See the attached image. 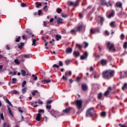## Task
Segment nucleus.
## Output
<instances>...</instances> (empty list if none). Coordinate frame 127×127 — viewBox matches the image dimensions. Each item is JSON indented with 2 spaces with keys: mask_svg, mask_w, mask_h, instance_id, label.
I'll use <instances>...</instances> for the list:
<instances>
[{
  "mask_svg": "<svg viewBox=\"0 0 127 127\" xmlns=\"http://www.w3.org/2000/svg\"><path fill=\"white\" fill-rule=\"evenodd\" d=\"M115 75V71L112 70H106L103 71L102 74V77L104 78V79H110L112 77L114 76Z\"/></svg>",
  "mask_w": 127,
  "mask_h": 127,
  "instance_id": "1",
  "label": "nucleus"
},
{
  "mask_svg": "<svg viewBox=\"0 0 127 127\" xmlns=\"http://www.w3.org/2000/svg\"><path fill=\"white\" fill-rule=\"evenodd\" d=\"M76 106L77 110H81L83 107V100H77L75 101Z\"/></svg>",
  "mask_w": 127,
  "mask_h": 127,
  "instance_id": "2",
  "label": "nucleus"
},
{
  "mask_svg": "<svg viewBox=\"0 0 127 127\" xmlns=\"http://www.w3.org/2000/svg\"><path fill=\"white\" fill-rule=\"evenodd\" d=\"M94 116V108H91L87 110L86 117H93Z\"/></svg>",
  "mask_w": 127,
  "mask_h": 127,
  "instance_id": "3",
  "label": "nucleus"
},
{
  "mask_svg": "<svg viewBox=\"0 0 127 127\" xmlns=\"http://www.w3.org/2000/svg\"><path fill=\"white\" fill-rule=\"evenodd\" d=\"M114 46V44L111 43V42H109L107 43V47H108V49H109V50H112V49H113V51H115V49H113Z\"/></svg>",
  "mask_w": 127,
  "mask_h": 127,
  "instance_id": "4",
  "label": "nucleus"
},
{
  "mask_svg": "<svg viewBox=\"0 0 127 127\" xmlns=\"http://www.w3.org/2000/svg\"><path fill=\"white\" fill-rule=\"evenodd\" d=\"M115 7H119V8H121V10H123V3L121 2H117L116 3Z\"/></svg>",
  "mask_w": 127,
  "mask_h": 127,
  "instance_id": "5",
  "label": "nucleus"
},
{
  "mask_svg": "<svg viewBox=\"0 0 127 127\" xmlns=\"http://www.w3.org/2000/svg\"><path fill=\"white\" fill-rule=\"evenodd\" d=\"M127 71H124L123 72V71H120V75L121 78H126V77H127Z\"/></svg>",
  "mask_w": 127,
  "mask_h": 127,
  "instance_id": "6",
  "label": "nucleus"
},
{
  "mask_svg": "<svg viewBox=\"0 0 127 127\" xmlns=\"http://www.w3.org/2000/svg\"><path fill=\"white\" fill-rule=\"evenodd\" d=\"M88 58V53L87 52H85L83 55L81 56L80 59L81 60H85L86 58Z\"/></svg>",
  "mask_w": 127,
  "mask_h": 127,
  "instance_id": "7",
  "label": "nucleus"
},
{
  "mask_svg": "<svg viewBox=\"0 0 127 127\" xmlns=\"http://www.w3.org/2000/svg\"><path fill=\"white\" fill-rule=\"evenodd\" d=\"M72 109V107H68L66 109H65V110H64L63 111V112L64 113V114H65V115H66L67 114H69V113L70 112V111H71Z\"/></svg>",
  "mask_w": 127,
  "mask_h": 127,
  "instance_id": "8",
  "label": "nucleus"
},
{
  "mask_svg": "<svg viewBox=\"0 0 127 127\" xmlns=\"http://www.w3.org/2000/svg\"><path fill=\"white\" fill-rule=\"evenodd\" d=\"M3 98L4 101H5L6 103H7V104H9V106H10L11 107H13L12 104H11V103L9 102V100H8V99H7V97H6V96H3Z\"/></svg>",
  "mask_w": 127,
  "mask_h": 127,
  "instance_id": "9",
  "label": "nucleus"
},
{
  "mask_svg": "<svg viewBox=\"0 0 127 127\" xmlns=\"http://www.w3.org/2000/svg\"><path fill=\"white\" fill-rule=\"evenodd\" d=\"M81 88L82 91H87V90H88V86H87V84L85 83L82 84Z\"/></svg>",
  "mask_w": 127,
  "mask_h": 127,
  "instance_id": "10",
  "label": "nucleus"
},
{
  "mask_svg": "<svg viewBox=\"0 0 127 127\" xmlns=\"http://www.w3.org/2000/svg\"><path fill=\"white\" fill-rule=\"evenodd\" d=\"M78 1H77L75 3L71 1L69 2L68 5H73V6H78Z\"/></svg>",
  "mask_w": 127,
  "mask_h": 127,
  "instance_id": "11",
  "label": "nucleus"
},
{
  "mask_svg": "<svg viewBox=\"0 0 127 127\" xmlns=\"http://www.w3.org/2000/svg\"><path fill=\"white\" fill-rule=\"evenodd\" d=\"M76 29V31H81L83 29V25L81 24L78 26H77L76 28H75Z\"/></svg>",
  "mask_w": 127,
  "mask_h": 127,
  "instance_id": "12",
  "label": "nucleus"
},
{
  "mask_svg": "<svg viewBox=\"0 0 127 127\" xmlns=\"http://www.w3.org/2000/svg\"><path fill=\"white\" fill-rule=\"evenodd\" d=\"M68 75V72H66L65 73L64 75L63 76L62 79H63V80H64V81H67V80H68V78H67V75Z\"/></svg>",
  "mask_w": 127,
  "mask_h": 127,
  "instance_id": "13",
  "label": "nucleus"
},
{
  "mask_svg": "<svg viewBox=\"0 0 127 127\" xmlns=\"http://www.w3.org/2000/svg\"><path fill=\"white\" fill-rule=\"evenodd\" d=\"M102 4H103V5H106V6H112V4H111V2H109V3H107L106 2H104L103 3H102Z\"/></svg>",
  "mask_w": 127,
  "mask_h": 127,
  "instance_id": "14",
  "label": "nucleus"
},
{
  "mask_svg": "<svg viewBox=\"0 0 127 127\" xmlns=\"http://www.w3.org/2000/svg\"><path fill=\"white\" fill-rule=\"evenodd\" d=\"M31 57V55H23L22 56V58H30Z\"/></svg>",
  "mask_w": 127,
  "mask_h": 127,
  "instance_id": "15",
  "label": "nucleus"
},
{
  "mask_svg": "<svg viewBox=\"0 0 127 127\" xmlns=\"http://www.w3.org/2000/svg\"><path fill=\"white\" fill-rule=\"evenodd\" d=\"M114 15H115V12L114 11V10H113L112 12V13H111L108 16V18H112V17H114Z\"/></svg>",
  "mask_w": 127,
  "mask_h": 127,
  "instance_id": "16",
  "label": "nucleus"
},
{
  "mask_svg": "<svg viewBox=\"0 0 127 127\" xmlns=\"http://www.w3.org/2000/svg\"><path fill=\"white\" fill-rule=\"evenodd\" d=\"M40 120H41V115L40 113H39L37 115L36 120L38 121V122H39Z\"/></svg>",
  "mask_w": 127,
  "mask_h": 127,
  "instance_id": "17",
  "label": "nucleus"
},
{
  "mask_svg": "<svg viewBox=\"0 0 127 127\" xmlns=\"http://www.w3.org/2000/svg\"><path fill=\"white\" fill-rule=\"evenodd\" d=\"M100 116L102 118H106L107 116V114L106 113V112H103L100 113Z\"/></svg>",
  "mask_w": 127,
  "mask_h": 127,
  "instance_id": "18",
  "label": "nucleus"
},
{
  "mask_svg": "<svg viewBox=\"0 0 127 127\" xmlns=\"http://www.w3.org/2000/svg\"><path fill=\"white\" fill-rule=\"evenodd\" d=\"M73 55L75 57H78L80 56V53H79V52L74 51L73 52Z\"/></svg>",
  "mask_w": 127,
  "mask_h": 127,
  "instance_id": "19",
  "label": "nucleus"
},
{
  "mask_svg": "<svg viewBox=\"0 0 127 127\" xmlns=\"http://www.w3.org/2000/svg\"><path fill=\"white\" fill-rule=\"evenodd\" d=\"M21 73L22 75V76H25L26 75H28V74H26V71H25L24 70L22 69L21 70Z\"/></svg>",
  "mask_w": 127,
  "mask_h": 127,
  "instance_id": "20",
  "label": "nucleus"
},
{
  "mask_svg": "<svg viewBox=\"0 0 127 127\" xmlns=\"http://www.w3.org/2000/svg\"><path fill=\"white\" fill-rule=\"evenodd\" d=\"M57 22L58 23H62V22H63V20L60 17L58 18L57 19Z\"/></svg>",
  "mask_w": 127,
  "mask_h": 127,
  "instance_id": "21",
  "label": "nucleus"
},
{
  "mask_svg": "<svg viewBox=\"0 0 127 127\" xmlns=\"http://www.w3.org/2000/svg\"><path fill=\"white\" fill-rule=\"evenodd\" d=\"M24 46V44L23 43H20V44H19L18 47L19 49H21Z\"/></svg>",
  "mask_w": 127,
  "mask_h": 127,
  "instance_id": "22",
  "label": "nucleus"
},
{
  "mask_svg": "<svg viewBox=\"0 0 127 127\" xmlns=\"http://www.w3.org/2000/svg\"><path fill=\"white\" fill-rule=\"evenodd\" d=\"M66 53L67 54H70L72 53V49L71 48H68L66 50Z\"/></svg>",
  "mask_w": 127,
  "mask_h": 127,
  "instance_id": "23",
  "label": "nucleus"
},
{
  "mask_svg": "<svg viewBox=\"0 0 127 127\" xmlns=\"http://www.w3.org/2000/svg\"><path fill=\"white\" fill-rule=\"evenodd\" d=\"M101 62L102 64H107L108 63V60L103 59L101 61Z\"/></svg>",
  "mask_w": 127,
  "mask_h": 127,
  "instance_id": "24",
  "label": "nucleus"
},
{
  "mask_svg": "<svg viewBox=\"0 0 127 127\" xmlns=\"http://www.w3.org/2000/svg\"><path fill=\"white\" fill-rule=\"evenodd\" d=\"M127 83H124L123 86L122 87V90L123 91H125V90H126V89H127Z\"/></svg>",
  "mask_w": 127,
  "mask_h": 127,
  "instance_id": "25",
  "label": "nucleus"
},
{
  "mask_svg": "<svg viewBox=\"0 0 127 127\" xmlns=\"http://www.w3.org/2000/svg\"><path fill=\"white\" fill-rule=\"evenodd\" d=\"M36 7H37V8H38L40 6H41V5H42V4H41V3L39 2H36Z\"/></svg>",
  "mask_w": 127,
  "mask_h": 127,
  "instance_id": "26",
  "label": "nucleus"
},
{
  "mask_svg": "<svg viewBox=\"0 0 127 127\" xmlns=\"http://www.w3.org/2000/svg\"><path fill=\"white\" fill-rule=\"evenodd\" d=\"M32 40H33V42H32V45L33 46H36V39H32Z\"/></svg>",
  "mask_w": 127,
  "mask_h": 127,
  "instance_id": "27",
  "label": "nucleus"
},
{
  "mask_svg": "<svg viewBox=\"0 0 127 127\" xmlns=\"http://www.w3.org/2000/svg\"><path fill=\"white\" fill-rule=\"evenodd\" d=\"M77 32V30H76V28H75L71 30V31H70V33H72V34L75 33H76Z\"/></svg>",
  "mask_w": 127,
  "mask_h": 127,
  "instance_id": "28",
  "label": "nucleus"
},
{
  "mask_svg": "<svg viewBox=\"0 0 127 127\" xmlns=\"http://www.w3.org/2000/svg\"><path fill=\"white\" fill-rule=\"evenodd\" d=\"M42 82H44V83H47V84H48V83H50V82H51V80L46 79V80H43Z\"/></svg>",
  "mask_w": 127,
  "mask_h": 127,
  "instance_id": "29",
  "label": "nucleus"
},
{
  "mask_svg": "<svg viewBox=\"0 0 127 127\" xmlns=\"http://www.w3.org/2000/svg\"><path fill=\"white\" fill-rule=\"evenodd\" d=\"M16 81H17V79L16 78H12V84H16Z\"/></svg>",
  "mask_w": 127,
  "mask_h": 127,
  "instance_id": "30",
  "label": "nucleus"
},
{
  "mask_svg": "<svg viewBox=\"0 0 127 127\" xmlns=\"http://www.w3.org/2000/svg\"><path fill=\"white\" fill-rule=\"evenodd\" d=\"M56 38H57V41H59V40H60V39H61V38H62V37L61 36H59L58 35H57L56 36Z\"/></svg>",
  "mask_w": 127,
  "mask_h": 127,
  "instance_id": "31",
  "label": "nucleus"
},
{
  "mask_svg": "<svg viewBox=\"0 0 127 127\" xmlns=\"http://www.w3.org/2000/svg\"><path fill=\"white\" fill-rule=\"evenodd\" d=\"M8 110L10 114V115L11 116V117H13V114H12V113L11 112V110H10V108L9 106H8Z\"/></svg>",
  "mask_w": 127,
  "mask_h": 127,
  "instance_id": "32",
  "label": "nucleus"
},
{
  "mask_svg": "<svg viewBox=\"0 0 127 127\" xmlns=\"http://www.w3.org/2000/svg\"><path fill=\"white\" fill-rule=\"evenodd\" d=\"M84 48H87L89 46V43H87V42H84Z\"/></svg>",
  "mask_w": 127,
  "mask_h": 127,
  "instance_id": "33",
  "label": "nucleus"
},
{
  "mask_svg": "<svg viewBox=\"0 0 127 127\" xmlns=\"http://www.w3.org/2000/svg\"><path fill=\"white\" fill-rule=\"evenodd\" d=\"M111 27H115V22L112 21L110 23Z\"/></svg>",
  "mask_w": 127,
  "mask_h": 127,
  "instance_id": "34",
  "label": "nucleus"
},
{
  "mask_svg": "<svg viewBox=\"0 0 127 127\" xmlns=\"http://www.w3.org/2000/svg\"><path fill=\"white\" fill-rule=\"evenodd\" d=\"M65 63L66 64H69L72 63V60H67L66 61H65Z\"/></svg>",
  "mask_w": 127,
  "mask_h": 127,
  "instance_id": "35",
  "label": "nucleus"
},
{
  "mask_svg": "<svg viewBox=\"0 0 127 127\" xmlns=\"http://www.w3.org/2000/svg\"><path fill=\"white\" fill-rule=\"evenodd\" d=\"M26 90H27V89L26 88H24L22 89V92L23 94H25V93H26Z\"/></svg>",
  "mask_w": 127,
  "mask_h": 127,
  "instance_id": "36",
  "label": "nucleus"
},
{
  "mask_svg": "<svg viewBox=\"0 0 127 127\" xmlns=\"http://www.w3.org/2000/svg\"><path fill=\"white\" fill-rule=\"evenodd\" d=\"M37 93H38V91L35 90L32 93V95H33V96H35L36 95V94H37Z\"/></svg>",
  "mask_w": 127,
  "mask_h": 127,
  "instance_id": "37",
  "label": "nucleus"
},
{
  "mask_svg": "<svg viewBox=\"0 0 127 127\" xmlns=\"http://www.w3.org/2000/svg\"><path fill=\"white\" fill-rule=\"evenodd\" d=\"M102 96L101 93H99L98 95V99H99V100H101V99H102Z\"/></svg>",
  "mask_w": 127,
  "mask_h": 127,
  "instance_id": "38",
  "label": "nucleus"
},
{
  "mask_svg": "<svg viewBox=\"0 0 127 127\" xmlns=\"http://www.w3.org/2000/svg\"><path fill=\"white\" fill-rule=\"evenodd\" d=\"M110 94V92H109V91H106L105 93H104V96L105 97H107V96H109V94Z\"/></svg>",
  "mask_w": 127,
  "mask_h": 127,
  "instance_id": "39",
  "label": "nucleus"
},
{
  "mask_svg": "<svg viewBox=\"0 0 127 127\" xmlns=\"http://www.w3.org/2000/svg\"><path fill=\"white\" fill-rule=\"evenodd\" d=\"M0 119H1L2 121H3V120H4V117H3V113H1V114H0Z\"/></svg>",
  "mask_w": 127,
  "mask_h": 127,
  "instance_id": "40",
  "label": "nucleus"
},
{
  "mask_svg": "<svg viewBox=\"0 0 127 127\" xmlns=\"http://www.w3.org/2000/svg\"><path fill=\"white\" fill-rule=\"evenodd\" d=\"M12 94H19V92H18V91L15 90H13L12 91Z\"/></svg>",
  "mask_w": 127,
  "mask_h": 127,
  "instance_id": "41",
  "label": "nucleus"
},
{
  "mask_svg": "<svg viewBox=\"0 0 127 127\" xmlns=\"http://www.w3.org/2000/svg\"><path fill=\"white\" fill-rule=\"evenodd\" d=\"M123 47L125 49H126V48H127V42H126L124 43Z\"/></svg>",
  "mask_w": 127,
  "mask_h": 127,
  "instance_id": "42",
  "label": "nucleus"
},
{
  "mask_svg": "<svg viewBox=\"0 0 127 127\" xmlns=\"http://www.w3.org/2000/svg\"><path fill=\"white\" fill-rule=\"evenodd\" d=\"M25 85H26V81H24L23 82V83H22V88H24V86H25Z\"/></svg>",
  "mask_w": 127,
  "mask_h": 127,
  "instance_id": "43",
  "label": "nucleus"
},
{
  "mask_svg": "<svg viewBox=\"0 0 127 127\" xmlns=\"http://www.w3.org/2000/svg\"><path fill=\"white\" fill-rule=\"evenodd\" d=\"M26 32H27V33H28V34H30V35H31L32 33H31V31L30 30L27 29L26 30Z\"/></svg>",
  "mask_w": 127,
  "mask_h": 127,
  "instance_id": "44",
  "label": "nucleus"
},
{
  "mask_svg": "<svg viewBox=\"0 0 127 127\" xmlns=\"http://www.w3.org/2000/svg\"><path fill=\"white\" fill-rule=\"evenodd\" d=\"M61 11H62V9L59 8L57 9V12H58V13H60Z\"/></svg>",
  "mask_w": 127,
  "mask_h": 127,
  "instance_id": "45",
  "label": "nucleus"
},
{
  "mask_svg": "<svg viewBox=\"0 0 127 127\" xmlns=\"http://www.w3.org/2000/svg\"><path fill=\"white\" fill-rule=\"evenodd\" d=\"M32 77L34 79V80H37V77L36 76V75H34V74H32Z\"/></svg>",
  "mask_w": 127,
  "mask_h": 127,
  "instance_id": "46",
  "label": "nucleus"
},
{
  "mask_svg": "<svg viewBox=\"0 0 127 127\" xmlns=\"http://www.w3.org/2000/svg\"><path fill=\"white\" fill-rule=\"evenodd\" d=\"M76 47L79 48V49H80V48H82V46L79 44H76Z\"/></svg>",
  "mask_w": 127,
  "mask_h": 127,
  "instance_id": "47",
  "label": "nucleus"
},
{
  "mask_svg": "<svg viewBox=\"0 0 127 127\" xmlns=\"http://www.w3.org/2000/svg\"><path fill=\"white\" fill-rule=\"evenodd\" d=\"M46 109L47 110H51V105H50V106L47 105L46 106Z\"/></svg>",
  "mask_w": 127,
  "mask_h": 127,
  "instance_id": "48",
  "label": "nucleus"
},
{
  "mask_svg": "<svg viewBox=\"0 0 127 127\" xmlns=\"http://www.w3.org/2000/svg\"><path fill=\"white\" fill-rule=\"evenodd\" d=\"M20 37H18V38L16 39L15 42H19V40H20Z\"/></svg>",
  "mask_w": 127,
  "mask_h": 127,
  "instance_id": "49",
  "label": "nucleus"
},
{
  "mask_svg": "<svg viewBox=\"0 0 127 127\" xmlns=\"http://www.w3.org/2000/svg\"><path fill=\"white\" fill-rule=\"evenodd\" d=\"M18 110L19 112L20 113H21V114H22V113H23V111L21 110V107H19L18 108Z\"/></svg>",
  "mask_w": 127,
  "mask_h": 127,
  "instance_id": "50",
  "label": "nucleus"
},
{
  "mask_svg": "<svg viewBox=\"0 0 127 127\" xmlns=\"http://www.w3.org/2000/svg\"><path fill=\"white\" fill-rule=\"evenodd\" d=\"M21 6H22V7H25L26 6V4L24 3H22L21 4Z\"/></svg>",
  "mask_w": 127,
  "mask_h": 127,
  "instance_id": "51",
  "label": "nucleus"
},
{
  "mask_svg": "<svg viewBox=\"0 0 127 127\" xmlns=\"http://www.w3.org/2000/svg\"><path fill=\"white\" fill-rule=\"evenodd\" d=\"M112 90H113V88H112V87L111 86H109L108 88V92H111V91H112Z\"/></svg>",
  "mask_w": 127,
  "mask_h": 127,
  "instance_id": "52",
  "label": "nucleus"
},
{
  "mask_svg": "<svg viewBox=\"0 0 127 127\" xmlns=\"http://www.w3.org/2000/svg\"><path fill=\"white\" fill-rule=\"evenodd\" d=\"M125 37V35L124 34H122L120 36V38L122 40L124 39V38Z\"/></svg>",
  "mask_w": 127,
  "mask_h": 127,
  "instance_id": "53",
  "label": "nucleus"
},
{
  "mask_svg": "<svg viewBox=\"0 0 127 127\" xmlns=\"http://www.w3.org/2000/svg\"><path fill=\"white\" fill-rule=\"evenodd\" d=\"M53 67V68H59V65L57 64H54Z\"/></svg>",
  "mask_w": 127,
  "mask_h": 127,
  "instance_id": "54",
  "label": "nucleus"
},
{
  "mask_svg": "<svg viewBox=\"0 0 127 127\" xmlns=\"http://www.w3.org/2000/svg\"><path fill=\"white\" fill-rule=\"evenodd\" d=\"M42 14V11L41 10H38V15H41Z\"/></svg>",
  "mask_w": 127,
  "mask_h": 127,
  "instance_id": "55",
  "label": "nucleus"
},
{
  "mask_svg": "<svg viewBox=\"0 0 127 127\" xmlns=\"http://www.w3.org/2000/svg\"><path fill=\"white\" fill-rule=\"evenodd\" d=\"M39 113H43V114H44V110L40 109L38 111Z\"/></svg>",
  "mask_w": 127,
  "mask_h": 127,
  "instance_id": "56",
  "label": "nucleus"
},
{
  "mask_svg": "<svg viewBox=\"0 0 127 127\" xmlns=\"http://www.w3.org/2000/svg\"><path fill=\"white\" fill-rule=\"evenodd\" d=\"M80 80H81V78H80V77L77 76L76 78V81H77V82H80Z\"/></svg>",
  "mask_w": 127,
  "mask_h": 127,
  "instance_id": "57",
  "label": "nucleus"
},
{
  "mask_svg": "<svg viewBox=\"0 0 127 127\" xmlns=\"http://www.w3.org/2000/svg\"><path fill=\"white\" fill-rule=\"evenodd\" d=\"M38 104H40L41 105H42V104H43V102L39 99H38Z\"/></svg>",
  "mask_w": 127,
  "mask_h": 127,
  "instance_id": "58",
  "label": "nucleus"
},
{
  "mask_svg": "<svg viewBox=\"0 0 127 127\" xmlns=\"http://www.w3.org/2000/svg\"><path fill=\"white\" fill-rule=\"evenodd\" d=\"M104 21H105V19H104L103 17H101V22H102V23H103V22H104Z\"/></svg>",
  "mask_w": 127,
  "mask_h": 127,
  "instance_id": "59",
  "label": "nucleus"
},
{
  "mask_svg": "<svg viewBox=\"0 0 127 127\" xmlns=\"http://www.w3.org/2000/svg\"><path fill=\"white\" fill-rule=\"evenodd\" d=\"M93 33H94V29H90V34H93Z\"/></svg>",
  "mask_w": 127,
  "mask_h": 127,
  "instance_id": "60",
  "label": "nucleus"
},
{
  "mask_svg": "<svg viewBox=\"0 0 127 127\" xmlns=\"http://www.w3.org/2000/svg\"><path fill=\"white\" fill-rule=\"evenodd\" d=\"M62 16L63 17H64V18H66V17H67L66 15H65V14H62Z\"/></svg>",
  "mask_w": 127,
  "mask_h": 127,
  "instance_id": "61",
  "label": "nucleus"
},
{
  "mask_svg": "<svg viewBox=\"0 0 127 127\" xmlns=\"http://www.w3.org/2000/svg\"><path fill=\"white\" fill-rule=\"evenodd\" d=\"M52 103V100H49L47 101V104H51Z\"/></svg>",
  "mask_w": 127,
  "mask_h": 127,
  "instance_id": "62",
  "label": "nucleus"
},
{
  "mask_svg": "<svg viewBox=\"0 0 127 127\" xmlns=\"http://www.w3.org/2000/svg\"><path fill=\"white\" fill-rule=\"evenodd\" d=\"M79 16L80 17V18H82V17H83V14L79 13Z\"/></svg>",
  "mask_w": 127,
  "mask_h": 127,
  "instance_id": "63",
  "label": "nucleus"
},
{
  "mask_svg": "<svg viewBox=\"0 0 127 127\" xmlns=\"http://www.w3.org/2000/svg\"><path fill=\"white\" fill-rule=\"evenodd\" d=\"M14 62H15V63H16V64H18V60H17V59L15 60H14Z\"/></svg>",
  "mask_w": 127,
  "mask_h": 127,
  "instance_id": "64",
  "label": "nucleus"
}]
</instances>
